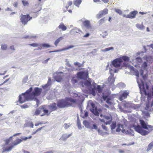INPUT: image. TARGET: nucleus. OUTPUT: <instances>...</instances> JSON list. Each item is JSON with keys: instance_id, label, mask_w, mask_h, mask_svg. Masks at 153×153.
I'll use <instances>...</instances> for the list:
<instances>
[{"instance_id": "obj_5", "label": "nucleus", "mask_w": 153, "mask_h": 153, "mask_svg": "<svg viewBox=\"0 0 153 153\" xmlns=\"http://www.w3.org/2000/svg\"><path fill=\"white\" fill-rule=\"evenodd\" d=\"M13 137L11 136L5 141L4 144L2 146L3 151L2 153L5 152H10L14 148L12 144H10L9 143L11 141Z\"/></svg>"}, {"instance_id": "obj_47", "label": "nucleus", "mask_w": 153, "mask_h": 153, "mask_svg": "<svg viewBox=\"0 0 153 153\" xmlns=\"http://www.w3.org/2000/svg\"><path fill=\"white\" fill-rule=\"evenodd\" d=\"M70 125L69 124H67V123H65L64 125V128L65 129H66L69 128L70 126Z\"/></svg>"}, {"instance_id": "obj_12", "label": "nucleus", "mask_w": 153, "mask_h": 153, "mask_svg": "<svg viewBox=\"0 0 153 153\" xmlns=\"http://www.w3.org/2000/svg\"><path fill=\"white\" fill-rule=\"evenodd\" d=\"M48 110L45 109L43 108H39L36 109L34 114H33V115H39L42 112H43L44 113V114L41 115V116H43L45 115H48Z\"/></svg>"}, {"instance_id": "obj_3", "label": "nucleus", "mask_w": 153, "mask_h": 153, "mask_svg": "<svg viewBox=\"0 0 153 153\" xmlns=\"http://www.w3.org/2000/svg\"><path fill=\"white\" fill-rule=\"evenodd\" d=\"M42 89V88L38 87H36L34 89V91L32 92H30L29 94L32 100H34L36 102V105H35V107H37L39 105V101L35 97L40 95Z\"/></svg>"}, {"instance_id": "obj_58", "label": "nucleus", "mask_w": 153, "mask_h": 153, "mask_svg": "<svg viewBox=\"0 0 153 153\" xmlns=\"http://www.w3.org/2000/svg\"><path fill=\"white\" fill-rule=\"evenodd\" d=\"M104 20L103 19H101L99 22V23L100 24H102L104 23Z\"/></svg>"}, {"instance_id": "obj_31", "label": "nucleus", "mask_w": 153, "mask_h": 153, "mask_svg": "<svg viewBox=\"0 0 153 153\" xmlns=\"http://www.w3.org/2000/svg\"><path fill=\"white\" fill-rule=\"evenodd\" d=\"M58 27L59 29H61L63 31L67 29L66 27L63 23H61L59 25Z\"/></svg>"}, {"instance_id": "obj_11", "label": "nucleus", "mask_w": 153, "mask_h": 153, "mask_svg": "<svg viewBox=\"0 0 153 153\" xmlns=\"http://www.w3.org/2000/svg\"><path fill=\"white\" fill-rule=\"evenodd\" d=\"M140 124L142 128L144 129L151 131L153 129V126L150 125H147L145 122L143 120H140Z\"/></svg>"}, {"instance_id": "obj_59", "label": "nucleus", "mask_w": 153, "mask_h": 153, "mask_svg": "<svg viewBox=\"0 0 153 153\" xmlns=\"http://www.w3.org/2000/svg\"><path fill=\"white\" fill-rule=\"evenodd\" d=\"M85 115H84L85 117H87L88 116V112L87 111H85Z\"/></svg>"}, {"instance_id": "obj_18", "label": "nucleus", "mask_w": 153, "mask_h": 153, "mask_svg": "<svg viewBox=\"0 0 153 153\" xmlns=\"http://www.w3.org/2000/svg\"><path fill=\"white\" fill-rule=\"evenodd\" d=\"M108 13V10L107 9H105L103 10L100 11L97 15V17L100 19L102 17L103 15Z\"/></svg>"}, {"instance_id": "obj_8", "label": "nucleus", "mask_w": 153, "mask_h": 153, "mask_svg": "<svg viewBox=\"0 0 153 153\" xmlns=\"http://www.w3.org/2000/svg\"><path fill=\"white\" fill-rule=\"evenodd\" d=\"M109 70L110 71V73L111 74V76H110L108 79V82L111 85L113 84L114 81V79L113 77V73H116L117 72L118 70H117L116 69L113 70L112 69L109 68Z\"/></svg>"}, {"instance_id": "obj_27", "label": "nucleus", "mask_w": 153, "mask_h": 153, "mask_svg": "<svg viewBox=\"0 0 153 153\" xmlns=\"http://www.w3.org/2000/svg\"><path fill=\"white\" fill-rule=\"evenodd\" d=\"M84 25L88 29L91 28V25L90 22L88 20H85L83 22Z\"/></svg>"}, {"instance_id": "obj_17", "label": "nucleus", "mask_w": 153, "mask_h": 153, "mask_svg": "<svg viewBox=\"0 0 153 153\" xmlns=\"http://www.w3.org/2000/svg\"><path fill=\"white\" fill-rule=\"evenodd\" d=\"M129 92L128 91H125L122 92L121 95L119 97V100L122 101L124 99L127 98V96L129 94Z\"/></svg>"}, {"instance_id": "obj_1", "label": "nucleus", "mask_w": 153, "mask_h": 153, "mask_svg": "<svg viewBox=\"0 0 153 153\" xmlns=\"http://www.w3.org/2000/svg\"><path fill=\"white\" fill-rule=\"evenodd\" d=\"M111 64L114 67L116 68H119L120 69H121L122 67L124 66L129 69L131 74L134 75L137 77V82L140 91H142L145 92L146 90L143 82L142 80H141V78L145 79L146 77V75H143V70H140L139 71L140 73H139L137 70L135 69L133 66L127 64L125 62H122L120 59L119 58H116L112 61Z\"/></svg>"}, {"instance_id": "obj_14", "label": "nucleus", "mask_w": 153, "mask_h": 153, "mask_svg": "<svg viewBox=\"0 0 153 153\" xmlns=\"http://www.w3.org/2000/svg\"><path fill=\"white\" fill-rule=\"evenodd\" d=\"M63 73L62 72H56L53 74L54 78L58 82H60L62 81V78Z\"/></svg>"}, {"instance_id": "obj_33", "label": "nucleus", "mask_w": 153, "mask_h": 153, "mask_svg": "<svg viewBox=\"0 0 153 153\" xmlns=\"http://www.w3.org/2000/svg\"><path fill=\"white\" fill-rule=\"evenodd\" d=\"M119 58L120 59L122 62H123V60L125 61H128L129 60V58L128 56H126L121 57Z\"/></svg>"}, {"instance_id": "obj_57", "label": "nucleus", "mask_w": 153, "mask_h": 153, "mask_svg": "<svg viewBox=\"0 0 153 153\" xmlns=\"http://www.w3.org/2000/svg\"><path fill=\"white\" fill-rule=\"evenodd\" d=\"M72 82L73 83H76L77 82V80L74 78H73L72 80Z\"/></svg>"}, {"instance_id": "obj_48", "label": "nucleus", "mask_w": 153, "mask_h": 153, "mask_svg": "<svg viewBox=\"0 0 153 153\" xmlns=\"http://www.w3.org/2000/svg\"><path fill=\"white\" fill-rule=\"evenodd\" d=\"M22 1L23 5L25 6H27L29 4L27 1H25L24 0H22Z\"/></svg>"}, {"instance_id": "obj_60", "label": "nucleus", "mask_w": 153, "mask_h": 153, "mask_svg": "<svg viewBox=\"0 0 153 153\" xmlns=\"http://www.w3.org/2000/svg\"><path fill=\"white\" fill-rule=\"evenodd\" d=\"M90 34L89 33H87L85 35L83 36L84 37H87L89 36Z\"/></svg>"}, {"instance_id": "obj_34", "label": "nucleus", "mask_w": 153, "mask_h": 153, "mask_svg": "<svg viewBox=\"0 0 153 153\" xmlns=\"http://www.w3.org/2000/svg\"><path fill=\"white\" fill-rule=\"evenodd\" d=\"M82 0H76L74 2V4L79 7V5L82 2Z\"/></svg>"}, {"instance_id": "obj_29", "label": "nucleus", "mask_w": 153, "mask_h": 153, "mask_svg": "<svg viewBox=\"0 0 153 153\" xmlns=\"http://www.w3.org/2000/svg\"><path fill=\"white\" fill-rule=\"evenodd\" d=\"M56 105V103H53L49 106V109L51 111H54L57 108Z\"/></svg>"}, {"instance_id": "obj_25", "label": "nucleus", "mask_w": 153, "mask_h": 153, "mask_svg": "<svg viewBox=\"0 0 153 153\" xmlns=\"http://www.w3.org/2000/svg\"><path fill=\"white\" fill-rule=\"evenodd\" d=\"M143 59L146 60L148 62H152L153 61V57L150 56H145L143 57Z\"/></svg>"}, {"instance_id": "obj_62", "label": "nucleus", "mask_w": 153, "mask_h": 153, "mask_svg": "<svg viewBox=\"0 0 153 153\" xmlns=\"http://www.w3.org/2000/svg\"><path fill=\"white\" fill-rule=\"evenodd\" d=\"M5 10L6 11H12L11 9L9 7H7V9H5Z\"/></svg>"}, {"instance_id": "obj_55", "label": "nucleus", "mask_w": 153, "mask_h": 153, "mask_svg": "<svg viewBox=\"0 0 153 153\" xmlns=\"http://www.w3.org/2000/svg\"><path fill=\"white\" fill-rule=\"evenodd\" d=\"M102 127L103 129H104L105 131H107V128L106 126L105 125H102Z\"/></svg>"}, {"instance_id": "obj_23", "label": "nucleus", "mask_w": 153, "mask_h": 153, "mask_svg": "<svg viewBox=\"0 0 153 153\" xmlns=\"http://www.w3.org/2000/svg\"><path fill=\"white\" fill-rule=\"evenodd\" d=\"M142 61V59L140 57H137L135 59H132V62H131L133 63V64H134V62H135L137 64L140 65Z\"/></svg>"}, {"instance_id": "obj_46", "label": "nucleus", "mask_w": 153, "mask_h": 153, "mask_svg": "<svg viewBox=\"0 0 153 153\" xmlns=\"http://www.w3.org/2000/svg\"><path fill=\"white\" fill-rule=\"evenodd\" d=\"M115 11L120 15H121L122 14V11L120 9H115Z\"/></svg>"}, {"instance_id": "obj_7", "label": "nucleus", "mask_w": 153, "mask_h": 153, "mask_svg": "<svg viewBox=\"0 0 153 153\" xmlns=\"http://www.w3.org/2000/svg\"><path fill=\"white\" fill-rule=\"evenodd\" d=\"M20 17L21 22L24 25L26 24L28 22L32 19V17L30 16L29 15H25L22 14Z\"/></svg>"}, {"instance_id": "obj_44", "label": "nucleus", "mask_w": 153, "mask_h": 153, "mask_svg": "<svg viewBox=\"0 0 153 153\" xmlns=\"http://www.w3.org/2000/svg\"><path fill=\"white\" fill-rule=\"evenodd\" d=\"M40 45H41L43 47L46 48H49L51 47V46L48 44H43Z\"/></svg>"}, {"instance_id": "obj_26", "label": "nucleus", "mask_w": 153, "mask_h": 153, "mask_svg": "<svg viewBox=\"0 0 153 153\" xmlns=\"http://www.w3.org/2000/svg\"><path fill=\"white\" fill-rule=\"evenodd\" d=\"M92 124V122H88L87 120H85L83 122V124L85 127L89 129H90Z\"/></svg>"}, {"instance_id": "obj_52", "label": "nucleus", "mask_w": 153, "mask_h": 153, "mask_svg": "<svg viewBox=\"0 0 153 153\" xmlns=\"http://www.w3.org/2000/svg\"><path fill=\"white\" fill-rule=\"evenodd\" d=\"M89 91H91L92 92V94L94 95L95 96L96 95V93L95 92V89L94 88H93L92 87L91 88V90H89Z\"/></svg>"}, {"instance_id": "obj_56", "label": "nucleus", "mask_w": 153, "mask_h": 153, "mask_svg": "<svg viewBox=\"0 0 153 153\" xmlns=\"http://www.w3.org/2000/svg\"><path fill=\"white\" fill-rule=\"evenodd\" d=\"M72 4V2L71 1H70L68 2V7H67V6H66V8H68V7L70 6Z\"/></svg>"}, {"instance_id": "obj_20", "label": "nucleus", "mask_w": 153, "mask_h": 153, "mask_svg": "<svg viewBox=\"0 0 153 153\" xmlns=\"http://www.w3.org/2000/svg\"><path fill=\"white\" fill-rule=\"evenodd\" d=\"M72 133H71L70 134H65L62 135L61 137L60 138V140H61L65 141L67 139L71 136Z\"/></svg>"}, {"instance_id": "obj_63", "label": "nucleus", "mask_w": 153, "mask_h": 153, "mask_svg": "<svg viewBox=\"0 0 153 153\" xmlns=\"http://www.w3.org/2000/svg\"><path fill=\"white\" fill-rule=\"evenodd\" d=\"M54 151H50L47 152H46L44 153H53Z\"/></svg>"}, {"instance_id": "obj_53", "label": "nucleus", "mask_w": 153, "mask_h": 153, "mask_svg": "<svg viewBox=\"0 0 153 153\" xmlns=\"http://www.w3.org/2000/svg\"><path fill=\"white\" fill-rule=\"evenodd\" d=\"M21 107L22 108H27L29 107V106L27 104H25L23 105H20Z\"/></svg>"}, {"instance_id": "obj_28", "label": "nucleus", "mask_w": 153, "mask_h": 153, "mask_svg": "<svg viewBox=\"0 0 153 153\" xmlns=\"http://www.w3.org/2000/svg\"><path fill=\"white\" fill-rule=\"evenodd\" d=\"M22 142V140L19 139L18 138H17L12 143V144L13 145V146L14 147V146H16Z\"/></svg>"}, {"instance_id": "obj_16", "label": "nucleus", "mask_w": 153, "mask_h": 153, "mask_svg": "<svg viewBox=\"0 0 153 153\" xmlns=\"http://www.w3.org/2000/svg\"><path fill=\"white\" fill-rule=\"evenodd\" d=\"M84 85L86 86L89 90H91L92 88L91 79H89L88 80L85 81L82 84L83 87H84Z\"/></svg>"}, {"instance_id": "obj_4", "label": "nucleus", "mask_w": 153, "mask_h": 153, "mask_svg": "<svg viewBox=\"0 0 153 153\" xmlns=\"http://www.w3.org/2000/svg\"><path fill=\"white\" fill-rule=\"evenodd\" d=\"M75 102L74 100L70 98H67L65 100H61L58 102L57 105L60 108L69 107L71 105L72 103Z\"/></svg>"}, {"instance_id": "obj_21", "label": "nucleus", "mask_w": 153, "mask_h": 153, "mask_svg": "<svg viewBox=\"0 0 153 153\" xmlns=\"http://www.w3.org/2000/svg\"><path fill=\"white\" fill-rule=\"evenodd\" d=\"M135 26L138 30H144L145 28V27L143 25V23H137L135 25Z\"/></svg>"}, {"instance_id": "obj_10", "label": "nucleus", "mask_w": 153, "mask_h": 153, "mask_svg": "<svg viewBox=\"0 0 153 153\" xmlns=\"http://www.w3.org/2000/svg\"><path fill=\"white\" fill-rule=\"evenodd\" d=\"M103 117L104 119H99L100 121L104 123L106 125H109L111 124L112 118L110 115H104Z\"/></svg>"}, {"instance_id": "obj_32", "label": "nucleus", "mask_w": 153, "mask_h": 153, "mask_svg": "<svg viewBox=\"0 0 153 153\" xmlns=\"http://www.w3.org/2000/svg\"><path fill=\"white\" fill-rule=\"evenodd\" d=\"M63 39V37H60L58 39H57L54 42V45L56 46H57L59 42Z\"/></svg>"}, {"instance_id": "obj_39", "label": "nucleus", "mask_w": 153, "mask_h": 153, "mask_svg": "<svg viewBox=\"0 0 153 153\" xmlns=\"http://www.w3.org/2000/svg\"><path fill=\"white\" fill-rule=\"evenodd\" d=\"M98 128V126L96 125V124L95 123L94 124H92V125L90 128V129H94L96 130H97Z\"/></svg>"}, {"instance_id": "obj_61", "label": "nucleus", "mask_w": 153, "mask_h": 153, "mask_svg": "<svg viewBox=\"0 0 153 153\" xmlns=\"http://www.w3.org/2000/svg\"><path fill=\"white\" fill-rule=\"evenodd\" d=\"M97 130L99 134H102V131L100 129H97Z\"/></svg>"}, {"instance_id": "obj_41", "label": "nucleus", "mask_w": 153, "mask_h": 153, "mask_svg": "<svg viewBox=\"0 0 153 153\" xmlns=\"http://www.w3.org/2000/svg\"><path fill=\"white\" fill-rule=\"evenodd\" d=\"M147 66V65L146 62H144L143 64L142 65V68L144 69H146V68Z\"/></svg>"}, {"instance_id": "obj_64", "label": "nucleus", "mask_w": 153, "mask_h": 153, "mask_svg": "<svg viewBox=\"0 0 153 153\" xmlns=\"http://www.w3.org/2000/svg\"><path fill=\"white\" fill-rule=\"evenodd\" d=\"M148 46L150 47L151 48H152V49H153V44H151L149 45H147Z\"/></svg>"}, {"instance_id": "obj_19", "label": "nucleus", "mask_w": 153, "mask_h": 153, "mask_svg": "<svg viewBox=\"0 0 153 153\" xmlns=\"http://www.w3.org/2000/svg\"><path fill=\"white\" fill-rule=\"evenodd\" d=\"M51 84V80L50 79H49L47 84L44 85H42V87L44 89L48 90L50 89Z\"/></svg>"}, {"instance_id": "obj_43", "label": "nucleus", "mask_w": 153, "mask_h": 153, "mask_svg": "<svg viewBox=\"0 0 153 153\" xmlns=\"http://www.w3.org/2000/svg\"><path fill=\"white\" fill-rule=\"evenodd\" d=\"M32 138V136H30L29 137H21V138L22 139V141L23 140L24 141H26L27 139H31Z\"/></svg>"}, {"instance_id": "obj_49", "label": "nucleus", "mask_w": 153, "mask_h": 153, "mask_svg": "<svg viewBox=\"0 0 153 153\" xmlns=\"http://www.w3.org/2000/svg\"><path fill=\"white\" fill-rule=\"evenodd\" d=\"M36 36H27V37H25V38L26 39H36Z\"/></svg>"}, {"instance_id": "obj_37", "label": "nucleus", "mask_w": 153, "mask_h": 153, "mask_svg": "<svg viewBox=\"0 0 153 153\" xmlns=\"http://www.w3.org/2000/svg\"><path fill=\"white\" fill-rule=\"evenodd\" d=\"M153 147V141L151 142L148 146V148L146 149L147 152L150 151Z\"/></svg>"}, {"instance_id": "obj_6", "label": "nucleus", "mask_w": 153, "mask_h": 153, "mask_svg": "<svg viewBox=\"0 0 153 153\" xmlns=\"http://www.w3.org/2000/svg\"><path fill=\"white\" fill-rule=\"evenodd\" d=\"M90 108V111L95 115L99 116V112L100 111V109H97V107H95V105L92 102L90 101L89 102L88 105V108Z\"/></svg>"}, {"instance_id": "obj_42", "label": "nucleus", "mask_w": 153, "mask_h": 153, "mask_svg": "<svg viewBox=\"0 0 153 153\" xmlns=\"http://www.w3.org/2000/svg\"><path fill=\"white\" fill-rule=\"evenodd\" d=\"M7 45L3 44L1 45V49L3 50H5L7 49Z\"/></svg>"}, {"instance_id": "obj_15", "label": "nucleus", "mask_w": 153, "mask_h": 153, "mask_svg": "<svg viewBox=\"0 0 153 153\" xmlns=\"http://www.w3.org/2000/svg\"><path fill=\"white\" fill-rule=\"evenodd\" d=\"M77 77L80 79H83L87 77L88 75V73L86 71L80 72L77 74Z\"/></svg>"}, {"instance_id": "obj_24", "label": "nucleus", "mask_w": 153, "mask_h": 153, "mask_svg": "<svg viewBox=\"0 0 153 153\" xmlns=\"http://www.w3.org/2000/svg\"><path fill=\"white\" fill-rule=\"evenodd\" d=\"M137 13L136 11H133L131 12L129 14L127 15V17L130 19H133L135 17Z\"/></svg>"}, {"instance_id": "obj_35", "label": "nucleus", "mask_w": 153, "mask_h": 153, "mask_svg": "<svg viewBox=\"0 0 153 153\" xmlns=\"http://www.w3.org/2000/svg\"><path fill=\"white\" fill-rule=\"evenodd\" d=\"M114 50V48L113 47H111L108 48H105L104 49H102L101 50V51L102 52H106L110 50L113 51Z\"/></svg>"}, {"instance_id": "obj_2", "label": "nucleus", "mask_w": 153, "mask_h": 153, "mask_svg": "<svg viewBox=\"0 0 153 153\" xmlns=\"http://www.w3.org/2000/svg\"><path fill=\"white\" fill-rule=\"evenodd\" d=\"M32 89V88L31 87L27 90L25 93L19 96V102L20 104L23 103L26 101L32 100L29 93L31 92Z\"/></svg>"}, {"instance_id": "obj_36", "label": "nucleus", "mask_w": 153, "mask_h": 153, "mask_svg": "<svg viewBox=\"0 0 153 153\" xmlns=\"http://www.w3.org/2000/svg\"><path fill=\"white\" fill-rule=\"evenodd\" d=\"M104 99L105 100H106V102L107 103L110 105L112 104V100L111 99L109 98H107L106 97L105 98L104 97Z\"/></svg>"}, {"instance_id": "obj_45", "label": "nucleus", "mask_w": 153, "mask_h": 153, "mask_svg": "<svg viewBox=\"0 0 153 153\" xmlns=\"http://www.w3.org/2000/svg\"><path fill=\"white\" fill-rule=\"evenodd\" d=\"M77 125L79 129L80 130L82 129V128L81 124L80 123L79 121L78 120L77 121Z\"/></svg>"}, {"instance_id": "obj_40", "label": "nucleus", "mask_w": 153, "mask_h": 153, "mask_svg": "<svg viewBox=\"0 0 153 153\" xmlns=\"http://www.w3.org/2000/svg\"><path fill=\"white\" fill-rule=\"evenodd\" d=\"M26 125L27 126L30 127L31 128H33V124L32 122H27L26 123Z\"/></svg>"}, {"instance_id": "obj_38", "label": "nucleus", "mask_w": 153, "mask_h": 153, "mask_svg": "<svg viewBox=\"0 0 153 153\" xmlns=\"http://www.w3.org/2000/svg\"><path fill=\"white\" fill-rule=\"evenodd\" d=\"M116 126V122H113L110 126L111 129L112 130L115 128Z\"/></svg>"}, {"instance_id": "obj_22", "label": "nucleus", "mask_w": 153, "mask_h": 153, "mask_svg": "<svg viewBox=\"0 0 153 153\" xmlns=\"http://www.w3.org/2000/svg\"><path fill=\"white\" fill-rule=\"evenodd\" d=\"M80 30L76 27H74L73 29L70 31V33L71 35H75L76 33H79Z\"/></svg>"}, {"instance_id": "obj_54", "label": "nucleus", "mask_w": 153, "mask_h": 153, "mask_svg": "<svg viewBox=\"0 0 153 153\" xmlns=\"http://www.w3.org/2000/svg\"><path fill=\"white\" fill-rule=\"evenodd\" d=\"M74 65H77L79 67H80L81 66V64L78 62H75L74 63Z\"/></svg>"}, {"instance_id": "obj_9", "label": "nucleus", "mask_w": 153, "mask_h": 153, "mask_svg": "<svg viewBox=\"0 0 153 153\" xmlns=\"http://www.w3.org/2000/svg\"><path fill=\"white\" fill-rule=\"evenodd\" d=\"M134 129L136 131L139 133L141 135H146L148 134L149 133V131L143 130L142 128L139 126L134 127Z\"/></svg>"}, {"instance_id": "obj_50", "label": "nucleus", "mask_w": 153, "mask_h": 153, "mask_svg": "<svg viewBox=\"0 0 153 153\" xmlns=\"http://www.w3.org/2000/svg\"><path fill=\"white\" fill-rule=\"evenodd\" d=\"M29 45L34 47H37L39 46L40 45L37 43H32L30 44Z\"/></svg>"}, {"instance_id": "obj_51", "label": "nucleus", "mask_w": 153, "mask_h": 153, "mask_svg": "<svg viewBox=\"0 0 153 153\" xmlns=\"http://www.w3.org/2000/svg\"><path fill=\"white\" fill-rule=\"evenodd\" d=\"M97 91H98L99 93H100L101 92V91H102V88H101L100 85H98L97 86Z\"/></svg>"}, {"instance_id": "obj_30", "label": "nucleus", "mask_w": 153, "mask_h": 153, "mask_svg": "<svg viewBox=\"0 0 153 153\" xmlns=\"http://www.w3.org/2000/svg\"><path fill=\"white\" fill-rule=\"evenodd\" d=\"M74 47V45H70L66 48H64L61 49H60L57 51H56L57 52H61L63 51H65L68 50H69L71 48H73Z\"/></svg>"}, {"instance_id": "obj_13", "label": "nucleus", "mask_w": 153, "mask_h": 153, "mask_svg": "<svg viewBox=\"0 0 153 153\" xmlns=\"http://www.w3.org/2000/svg\"><path fill=\"white\" fill-rule=\"evenodd\" d=\"M116 131L117 132L121 131L123 133L127 134H129L130 133V131H129L128 130H126L124 129L123 125L120 124L117 125V128L116 129Z\"/></svg>"}]
</instances>
